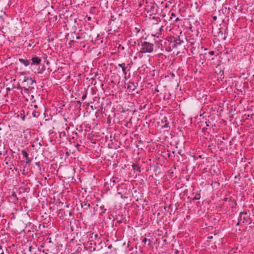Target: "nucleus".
Instances as JSON below:
<instances>
[{"label":"nucleus","instance_id":"obj_1","mask_svg":"<svg viewBox=\"0 0 254 254\" xmlns=\"http://www.w3.org/2000/svg\"><path fill=\"white\" fill-rule=\"evenodd\" d=\"M34 82V81L31 78L24 77V80L21 82V89L25 94H28L29 91L33 89L31 85Z\"/></svg>","mask_w":254,"mask_h":254},{"label":"nucleus","instance_id":"obj_2","mask_svg":"<svg viewBox=\"0 0 254 254\" xmlns=\"http://www.w3.org/2000/svg\"><path fill=\"white\" fill-rule=\"evenodd\" d=\"M153 50V45L147 42H144L141 44L140 52L142 53H150Z\"/></svg>","mask_w":254,"mask_h":254},{"label":"nucleus","instance_id":"obj_3","mask_svg":"<svg viewBox=\"0 0 254 254\" xmlns=\"http://www.w3.org/2000/svg\"><path fill=\"white\" fill-rule=\"evenodd\" d=\"M32 64H39L41 62V60L38 57H34L31 59Z\"/></svg>","mask_w":254,"mask_h":254},{"label":"nucleus","instance_id":"obj_4","mask_svg":"<svg viewBox=\"0 0 254 254\" xmlns=\"http://www.w3.org/2000/svg\"><path fill=\"white\" fill-rule=\"evenodd\" d=\"M21 153L22 155L25 158L26 162H29L30 161V159L28 157V154L27 153V152L25 150H23L21 151Z\"/></svg>","mask_w":254,"mask_h":254},{"label":"nucleus","instance_id":"obj_5","mask_svg":"<svg viewBox=\"0 0 254 254\" xmlns=\"http://www.w3.org/2000/svg\"><path fill=\"white\" fill-rule=\"evenodd\" d=\"M118 65L122 68V71L124 73V74L126 76L127 74L126 72V64L124 63L123 64H119Z\"/></svg>","mask_w":254,"mask_h":254},{"label":"nucleus","instance_id":"obj_6","mask_svg":"<svg viewBox=\"0 0 254 254\" xmlns=\"http://www.w3.org/2000/svg\"><path fill=\"white\" fill-rule=\"evenodd\" d=\"M19 61L21 63L23 64L26 66H28L29 64V62L27 60L19 59Z\"/></svg>","mask_w":254,"mask_h":254},{"label":"nucleus","instance_id":"obj_7","mask_svg":"<svg viewBox=\"0 0 254 254\" xmlns=\"http://www.w3.org/2000/svg\"><path fill=\"white\" fill-rule=\"evenodd\" d=\"M200 198V194L199 193H197L195 195L194 197L193 198V200H199Z\"/></svg>","mask_w":254,"mask_h":254},{"label":"nucleus","instance_id":"obj_8","mask_svg":"<svg viewBox=\"0 0 254 254\" xmlns=\"http://www.w3.org/2000/svg\"><path fill=\"white\" fill-rule=\"evenodd\" d=\"M86 96H87L86 94H84V95H83V96L82 97V100H84L86 98Z\"/></svg>","mask_w":254,"mask_h":254},{"label":"nucleus","instance_id":"obj_9","mask_svg":"<svg viewBox=\"0 0 254 254\" xmlns=\"http://www.w3.org/2000/svg\"><path fill=\"white\" fill-rule=\"evenodd\" d=\"M132 84L133 85V88L132 89V90H134L136 88V86L134 84V83H132Z\"/></svg>","mask_w":254,"mask_h":254},{"label":"nucleus","instance_id":"obj_10","mask_svg":"<svg viewBox=\"0 0 254 254\" xmlns=\"http://www.w3.org/2000/svg\"><path fill=\"white\" fill-rule=\"evenodd\" d=\"M243 214H247V212H241L240 213V214L241 215H242Z\"/></svg>","mask_w":254,"mask_h":254},{"label":"nucleus","instance_id":"obj_11","mask_svg":"<svg viewBox=\"0 0 254 254\" xmlns=\"http://www.w3.org/2000/svg\"><path fill=\"white\" fill-rule=\"evenodd\" d=\"M209 54H210V55H214V52H213V51H211V52H209Z\"/></svg>","mask_w":254,"mask_h":254},{"label":"nucleus","instance_id":"obj_12","mask_svg":"<svg viewBox=\"0 0 254 254\" xmlns=\"http://www.w3.org/2000/svg\"><path fill=\"white\" fill-rule=\"evenodd\" d=\"M212 238H213V237H212V236H208V239H212Z\"/></svg>","mask_w":254,"mask_h":254},{"label":"nucleus","instance_id":"obj_13","mask_svg":"<svg viewBox=\"0 0 254 254\" xmlns=\"http://www.w3.org/2000/svg\"><path fill=\"white\" fill-rule=\"evenodd\" d=\"M179 18H177L176 19V20H175V21H176V22H177V21H179Z\"/></svg>","mask_w":254,"mask_h":254},{"label":"nucleus","instance_id":"obj_14","mask_svg":"<svg viewBox=\"0 0 254 254\" xmlns=\"http://www.w3.org/2000/svg\"><path fill=\"white\" fill-rule=\"evenodd\" d=\"M172 16H175V14H174V13H172Z\"/></svg>","mask_w":254,"mask_h":254},{"label":"nucleus","instance_id":"obj_15","mask_svg":"<svg viewBox=\"0 0 254 254\" xmlns=\"http://www.w3.org/2000/svg\"><path fill=\"white\" fill-rule=\"evenodd\" d=\"M37 107H38L37 105H34V108H37Z\"/></svg>","mask_w":254,"mask_h":254},{"label":"nucleus","instance_id":"obj_16","mask_svg":"<svg viewBox=\"0 0 254 254\" xmlns=\"http://www.w3.org/2000/svg\"><path fill=\"white\" fill-rule=\"evenodd\" d=\"M97 237H98V235L95 234V238H97Z\"/></svg>","mask_w":254,"mask_h":254},{"label":"nucleus","instance_id":"obj_17","mask_svg":"<svg viewBox=\"0 0 254 254\" xmlns=\"http://www.w3.org/2000/svg\"><path fill=\"white\" fill-rule=\"evenodd\" d=\"M214 19H216V16L214 17Z\"/></svg>","mask_w":254,"mask_h":254}]
</instances>
